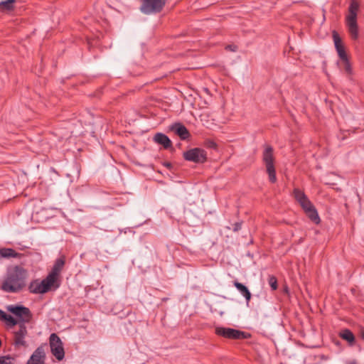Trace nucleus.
Segmentation results:
<instances>
[{"mask_svg":"<svg viewBox=\"0 0 364 364\" xmlns=\"http://www.w3.org/2000/svg\"><path fill=\"white\" fill-rule=\"evenodd\" d=\"M166 4V0H141L140 11L145 15L161 13Z\"/></svg>","mask_w":364,"mask_h":364,"instance_id":"nucleus-6","label":"nucleus"},{"mask_svg":"<svg viewBox=\"0 0 364 364\" xmlns=\"http://www.w3.org/2000/svg\"><path fill=\"white\" fill-rule=\"evenodd\" d=\"M28 334L27 328L25 323L18 324V330L14 333V342L15 348H18L20 347H26L27 343L25 340L26 336Z\"/></svg>","mask_w":364,"mask_h":364,"instance_id":"nucleus-11","label":"nucleus"},{"mask_svg":"<svg viewBox=\"0 0 364 364\" xmlns=\"http://www.w3.org/2000/svg\"><path fill=\"white\" fill-rule=\"evenodd\" d=\"M274 149L270 145H265L262 152V161L265 165L269 180L272 183L277 181L276 170L274 166Z\"/></svg>","mask_w":364,"mask_h":364,"instance_id":"nucleus-5","label":"nucleus"},{"mask_svg":"<svg viewBox=\"0 0 364 364\" xmlns=\"http://www.w3.org/2000/svg\"><path fill=\"white\" fill-rule=\"evenodd\" d=\"M65 258L63 257L58 258L52 267L51 271L47 275L56 284H60V274L65 265Z\"/></svg>","mask_w":364,"mask_h":364,"instance_id":"nucleus-12","label":"nucleus"},{"mask_svg":"<svg viewBox=\"0 0 364 364\" xmlns=\"http://www.w3.org/2000/svg\"><path fill=\"white\" fill-rule=\"evenodd\" d=\"M16 0H6L0 2V11L2 13H10L15 9Z\"/></svg>","mask_w":364,"mask_h":364,"instance_id":"nucleus-19","label":"nucleus"},{"mask_svg":"<svg viewBox=\"0 0 364 364\" xmlns=\"http://www.w3.org/2000/svg\"><path fill=\"white\" fill-rule=\"evenodd\" d=\"M226 49L227 50H231V51H233V52H235L237 49V47L235 45H228L227 47H226Z\"/></svg>","mask_w":364,"mask_h":364,"instance_id":"nucleus-28","label":"nucleus"},{"mask_svg":"<svg viewBox=\"0 0 364 364\" xmlns=\"http://www.w3.org/2000/svg\"><path fill=\"white\" fill-rule=\"evenodd\" d=\"M215 333L217 336L232 340L247 339L251 337V334L249 333L232 328L221 326L216 327Z\"/></svg>","mask_w":364,"mask_h":364,"instance_id":"nucleus-7","label":"nucleus"},{"mask_svg":"<svg viewBox=\"0 0 364 364\" xmlns=\"http://www.w3.org/2000/svg\"><path fill=\"white\" fill-rule=\"evenodd\" d=\"M360 336L364 340V329L361 330Z\"/></svg>","mask_w":364,"mask_h":364,"instance_id":"nucleus-32","label":"nucleus"},{"mask_svg":"<svg viewBox=\"0 0 364 364\" xmlns=\"http://www.w3.org/2000/svg\"><path fill=\"white\" fill-rule=\"evenodd\" d=\"M46 359L44 346H40L34 350L26 364H45Z\"/></svg>","mask_w":364,"mask_h":364,"instance_id":"nucleus-13","label":"nucleus"},{"mask_svg":"<svg viewBox=\"0 0 364 364\" xmlns=\"http://www.w3.org/2000/svg\"><path fill=\"white\" fill-rule=\"evenodd\" d=\"M28 272L20 265H15L7 269L3 278L1 289L6 293H18L26 285Z\"/></svg>","mask_w":364,"mask_h":364,"instance_id":"nucleus-1","label":"nucleus"},{"mask_svg":"<svg viewBox=\"0 0 364 364\" xmlns=\"http://www.w3.org/2000/svg\"><path fill=\"white\" fill-rule=\"evenodd\" d=\"M338 55L340 60H341V62L346 61L347 60H349V58L347 55L346 50L344 51L338 53Z\"/></svg>","mask_w":364,"mask_h":364,"instance_id":"nucleus-25","label":"nucleus"},{"mask_svg":"<svg viewBox=\"0 0 364 364\" xmlns=\"http://www.w3.org/2000/svg\"><path fill=\"white\" fill-rule=\"evenodd\" d=\"M268 283L272 290H276L278 287L277 279L274 276H269L268 278Z\"/></svg>","mask_w":364,"mask_h":364,"instance_id":"nucleus-23","label":"nucleus"},{"mask_svg":"<svg viewBox=\"0 0 364 364\" xmlns=\"http://www.w3.org/2000/svg\"><path fill=\"white\" fill-rule=\"evenodd\" d=\"M8 311L17 316L21 323H29L32 318V314L30 309L21 305H11L7 308Z\"/></svg>","mask_w":364,"mask_h":364,"instance_id":"nucleus-10","label":"nucleus"},{"mask_svg":"<svg viewBox=\"0 0 364 364\" xmlns=\"http://www.w3.org/2000/svg\"><path fill=\"white\" fill-rule=\"evenodd\" d=\"M346 364H358L356 360H350L346 362Z\"/></svg>","mask_w":364,"mask_h":364,"instance_id":"nucleus-30","label":"nucleus"},{"mask_svg":"<svg viewBox=\"0 0 364 364\" xmlns=\"http://www.w3.org/2000/svg\"><path fill=\"white\" fill-rule=\"evenodd\" d=\"M360 4L357 0H350L348 13L345 16V23L348 28L350 37L353 41L359 38V28L358 24V12Z\"/></svg>","mask_w":364,"mask_h":364,"instance_id":"nucleus-2","label":"nucleus"},{"mask_svg":"<svg viewBox=\"0 0 364 364\" xmlns=\"http://www.w3.org/2000/svg\"><path fill=\"white\" fill-rule=\"evenodd\" d=\"M167 300H168V298H164V299H162V301H167Z\"/></svg>","mask_w":364,"mask_h":364,"instance_id":"nucleus-33","label":"nucleus"},{"mask_svg":"<svg viewBox=\"0 0 364 364\" xmlns=\"http://www.w3.org/2000/svg\"><path fill=\"white\" fill-rule=\"evenodd\" d=\"M164 165L168 168H171L172 167V165L170 162H165Z\"/></svg>","mask_w":364,"mask_h":364,"instance_id":"nucleus-31","label":"nucleus"},{"mask_svg":"<svg viewBox=\"0 0 364 364\" xmlns=\"http://www.w3.org/2000/svg\"><path fill=\"white\" fill-rule=\"evenodd\" d=\"M242 222H237V223H235L233 225H232V230L234 232H237L239 231L241 228H242Z\"/></svg>","mask_w":364,"mask_h":364,"instance_id":"nucleus-27","label":"nucleus"},{"mask_svg":"<svg viewBox=\"0 0 364 364\" xmlns=\"http://www.w3.org/2000/svg\"><path fill=\"white\" fill-rule=\"evenodd\" d=\"M332 37L334 42V46L337 53H340L346 50L345 46L342 42V40L337 31H333L332 32Z\"/></svg>","mask_w":364,"mask_h":364,"instance_id":"nucleus-20","label":"nucleus"},{"mask_svg":"<svg viewBox=\"0 0 364 364\" xmlns=\"http://www.w3.org/2000/svg\"><path fill=\"white\" fill-rule=\"evenodd\" d=\"M174 130L176 134L182 140H186L188 139L191 136L188 129L181 123H177L174 125Z\"/></svg>","mask_w":364,"mask_h":364,"instance_id":"nucleus-16","label":"nucleus"},{"mask_svg":"<svg viewBox=\"0 0 364 364\" xmlns=\"http://www.w3.org/2000/svg\"><path fill=\"white\" fill-rule=\"evenodd\" d=\"M60 287V284H56L49 277L46 276L42 281L39 279L32 280L28 287L31 294H43L50 291H55Z\"/></svg>","mask_w":364,"mask_h":364,"instance_id":"nucleus-4","label":"nucleus"},{"mask_svg":"<svg viewBox=\"0 0 364 364\" xmlns=\"http://www.w3.org/2000/svg\"><path fill=\"white\" fill-rule=\"evenodd\" d=\"M0 256L4 258H21L23 254L16 252L12 248H1Z\"/></svg>","mask_w":364,"mask_h":364,"instance_id":"nucleus-17","label":"nucleus"},{"mask_svg":"<svg viewBox=\"0 0 364 364\" xmlns=\"http://www.w3.org/2000/svg\"><path fill=\"white\" fill-rule=\"evenodd\" d=\"M339 336L342 339L346 341L350 346H353L355 343V338L354 334L348 328L342 330L339 333Z\"/></svg>","mask_w":364,"mask_h":364,"instance_id":"nucleus-18","label":"nucleus"},{"mask_svg":"<svg viewBox=\"0 0 364 364\" xmlns=\"http://www.w3.org/2000/svg\"><path fill=\"white\" fill-rule=\"evenodd\" d=\"M6 314L0 309V320L1 321H4L5 316H6Z\"/></svg>","mask_w":364,"mask_h":364,"instance_id":"nucleus-29","label":"nucleus"},{"mask_svg":"<svg viewBox=\"0 0 364 364\" xmlns=\"http://www.w3.org/2000/svg\"><path fill=\"white\" fill-rule=\"evenodd\" d=\"M4 321H6V323L11 326H14L18 323L16 319H15L12 316L7 314L4 319Z\"/></svg>","mask_w":364,"mask_h":364,"instance_id":"nucleus-22","label":"nucleus"},{"mask_svg":"<svg viewBox=\"0 0 364 364\" xmlns=\"http://www.w3.org/2000/svg\"><path fill=\"white\" fill-rule=\"evenodd\" d=\"M343 64V68L346 74L348 75H350L353 73V69L351 67V64L350 63L349 60H347L346 61L342 62Z\"/></svg>","mask_w":364,"mask_h":364,"instance_id":"nucleus-21","label":"nucleus"},{"mask_svg":"<svg viewBox=\"0 0 364 364\" xmlns=\"http://www.w3.org/2000/svg\"><path fill=\"white\" fill-rule=\"evenodd\" d=\"M49 344L51 353L57 360H62L65 357L64 348L61 339L56 333L50 334Z\"/></svg>","mask_w":364,"mask_h":364,"instance_id":"nucleus-9","label":"nucleus"},{"mask_svg":"<svg viewBox=\"0 0 364 364\" xmlns=\"http://www.w3.org/2000/svg\"><path fill=\"white\" fill-rule=\"evenodd\" d=\"M205 146L208 148L214 149L217 148V144L214 141L210 140V139L205 141Z\"/></svg>","mask_w":364,"mask_h":364,"instance_id":"nucleus-26","label":"nucleus"},{"mask_svg":"<svg viewBox=\"0 0 364 364\" xmlns=\"http://www.w3.org/2000/svg\"><path fill=\"white\" fill-rule=\"evenodd\" d=\"M183 157L186 161L196 164H204L208 159L206 151L198 147L184 151Z\"/></svg>","mask_w":364,"mask_h":364,"instance_id":"nucleus-8","label":"nucleus"},{"mask_svg":"<svg viewBox=\"0 0 364 364\" xmlns=\"http://www.w3.org/2000/svg\"><path fill=\"white\" fill-rule=\"evenodd\" d=\"M154 141L163 146L165 149L172 147V142L170 139L163 133H156L154 136Z\"/></svg>","mask_w":364,"mask_h":364,"instance_id":"nucleus-14","label":"nucleus"},{"mask_svg":"<svg viewBox=\"0 0 364 364\" xmlns=\"http://www.w3.org/2000/svg\"><path fill=\"white\" fill-rule=\"evenodd\" d=\"M0 364H14V358L9 355L0 356Z\"/></svg>","mask_w":364,"mask_h":364,"instance_id":"nucleus-24","label":"nucleus"},{"mask_svg":"<svg viewBox=\"0 0 364 364\" xmlns=\"http://www.w3.org/2000/svg\"><path fill=\"white\" fill-rule=\"evenodd\" d=\"M293 196L295 200L299 203L308 218L315 224L320 223L321 220L318 212L304 192L299 188H294L293 191Z\"/></svg>","mask_w":364,"mask_h":364,"instance_id":"nucleus-3","label":"nucleus"},{"mask_svg":"<svg viewBox=\"0 0 364 364\" xmlns=\"http://www.w3.org/2000/svg\"><path fill=\"white\" fill-rule=\"evenodd\" d=\"M233 285L240 291V293L245 297L246 303L248 305L251 300V298H252V294L250 291V290L248 289V288L243 284H242L236 280L233 282Z\"/></svg>","mask_w":364,"mask_h":364,"instance_id":"nucleus-15","label":"nucleus"}]
</instances>
